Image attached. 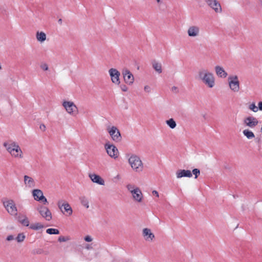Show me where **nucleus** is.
<instances>
[{
	"label": "nucleus",
	"instance_id": "nucleus-15",
	"mask_svg": "<svg viewBox=\"0 0 262 262\" xmlns=\"http://www.w3.org/2000/svg\"><path fill=\"white\" fill-rule=\"evenodd\" d=\"M244 123L246 126L253 128L258 124V121L256 118L249 116L246 118L244 120Z\"/></svg>",
	"mask_w": 262,
	"mask_h": 262
},
{
	"label": "nucleus",
	"instance_id": "nucleus-30",
	"mask_svg": "<svg viewBox=\"0 0 262 262\" xmlns=\"http://www.w3.org/2000/svg\"><path fill=\"white\" fill-rule=\"evenodd\" d=\"M133 170L136 172L141 171L143 169V165H130Z\"/></svg>",
	"mask_w": 262,
	"mask_h": 262
},
{
	"label": "nucleus",
	"instance_id": "nucleus-38",
	"mask_svg": "<svg viewBox=\"0 0 262 262\" xmlns=\"http://www.w3.org/2000/svg\"><path fill=\"white\" fill-rule=\"evenodd\" d=\"M84 240L86 241V242H92V237L89 236V235H87L85 237H84Z\"/></svg>",
	"mask_w": 262,
	"mask_h": 262
},
{
	"label": "nucleus",
	"instance_id": "nucleus-21",
	"mask_svg": "<svg viewBox=\"0 0 262 262\" xmlns=\"http://www.w3.org/2000/svg\"><path fill=\"white\" fill-rule=\"evenodd\" d=\"M215 71L216 75L219 77H220L222 78H225L227 76V72H225V71L224 70V69L222 67H221L219 66H216L215 67Z\"/></svg>",
	"mask_w": 262,
	"mask_h": 262
},
{
	"label": "nucleus",
	"instance_id": "nucleus-19",
	"mask_svg": "<svg viewBox=\"0 0 262 262\" xmlns=\"http://www.w3.org/2000/svg\"><path fill=\"white\" fill-rule=\"evenodd\" d=\"M127 156L128 157L129 164H142L139 156L135 154H132L130 156L128 154Z\"/></svg>",
	"mask_w": 262,
	"mask_h": 262
},
{
	"label": "nucleus",
	"instance_id": "nucleus-31",
	"mask_svg": "<svg viewBox=\"0 0 262 262\" xmlns=\"http://www.w3.org/2000/svg\"><path fill=\"white\" fill-rule=\"evenodd\" d=\"M46 232L49 234H59V231L55 228H49L47 229Z\"/></svg>",
	"mask_w": 262,
	"mask_h": 262
},
{
	"label": "nucleus",
	"instance_id": "nucleus-18",
	"mask_svg": "<svg viewBox=\"0 0 262 262\" xmlns=\"http://www.w3.org/2000/svg\"><path fill=\"white\" fill-rule=\"evenodd\" d=\"M177 178H181L182 177H191L192 173L189 170L180 169L178 170L176 172Z\"/></svg>",
	"mask_w": 262,
	"mask_h": 262
},
{
	"label": "nucleus",
	"instance_id": "nucleus-33",
	"mask_svg": "<svg viewBox=\"0 0 262 262\" xmlns=\"http://www.w3.org/2000/svg\"><path fill=\"white\" fill-rule=\"evenodd\" d=\"M249 108L253 112H257L258 111L257 106H256L254 103H252L249 106Z\"/></svg>",
	"mask_w": 262,
	"mask_h": 262
},
{
	"label": "nucleus",
	"instance_id": "nucleus-37",
	"mask_svg": "<svg viewBox=\"0 0 262 262\" xmlns=\"http://www.w3.org/2000/svg\"><path fill=\"white\" fill-rule=\"evenodd\" d=\"M121 90L123 92H126L128 90V88L125 84H122L120 85Z\"/></svg>",
	"mask_w": 262,
	"mask_h": 262
},
{
	"label": "nucleus",
	"instance_id": "nucleus-12",
	"mask_svg": "<svg viewBox=\"0 0 262 262\" xmlns=\"http://www.w3.org/2000/svg\"><path fill=\"white\" fill-rule=\"evenodd\" d=\"M32 195L34 200L41 201L44 204L48 203L47 199L44 196L42 191L40 189H34L32 191Z\"/></svg>",
	"mask_w": 262,
	"mask_h": 262
},
{
	"label": "nucleus",
	"instance_id": "nucleus-2",
	"mask_svg": "<svg viewBox=\"0 0 262 262\" xmlns=\"http://www.w3.org/2000/svg\"><path fill=\"white\" fill-rule=\"evenodd\" d=\"M3 146L7 151L13 157L21 158L23 152L19 146L15 142L9 141L3 143Z\"/></svg>",
	"mask_w": 262,
	"mask_h": 262
},
{
	"label": "nucleus",
	"instance_id": "nucleus-4",
	"mask_svg": "<svg viewBox=\"0 0 262 262\" xmlns=\"http://www.w3.org/2000/svg\"><path fill=\"white\" fill-rule=\"evenodd\" d=\"M57 205L60 211L64 214L70 216L73 213V210L70 204L65 200H60Z\"/></svg>",
	"mask_w": 262,
	"mask_h": 262
},
{
	"label": "nucleus",
	"instance_id": "nucleus-34",
	"mask_svg": "<svg viewBox=\"0 0 262 262\" xmlns=\"http://www.w3.org/2000/svg\"><path fill=\"white\" fill-rule=\"evenodd\" d=\"M70 239V237L69 236H60L58 237V241L60 242H64L69 241Z\"/></svg>",
	"mask_w": 262,
	"mask_h": 262
},
{
	"label": "nucleus",
	"instance_id": "nucleus-14",
	"mask_svg": "<svg viewBox=\"0 0 262 262\" xmlns=\"http://www.w3.org/2000/svg\"><path fill=\"white\" fill-rule=\"evenodd\" d=\"M123 79L126 83L130 85L134 81V77L132 73L127 69L123 70L122 71Z\"/></svg>",
	"mask_w": 262,
	"mask_h": 262
},
{
	"label": "nucleus",
	"instance_id": "nucleus-20",
	"mask_svg": "<svg viewBox=\"0 0 262 262\" xmlns=\"http://www.w3.org/2000/svg\"><path fill=\"white\" fill-rule=\"evenodd\" d=\"M89 177L93 182L102 185L104 184V181L98 175L95 174L94 173H91L89 174Z\"/></svg>",
	"mask_w": 262,
	"mask_h": 262
},
{
	"label": "nucleus",
	"instance_id": "nucleus-26",
	"mask_svg": "<svg viewBox=\"0 0 262 262\" xmlns=\"http://www.w3.org/2000/svg\"><path fill=\"white\" fill-rule=\"evenodd\" d=\"M18 221L24 226L28 227L29 226V220L28 218L26 216H24L22 217H19Z\"/></svg>",
	"mask_w": 262,
	"mask_h": 262
},
{
	"label": "nucleus",
	"instance_id": "nucleus-9",
	"mask_svg": "<svg viewBox=\"0 0 262 262\" xmlns=\"http://www.w3.org/2000/svg\"><path fill=\"white\" fill-rule=\"evenodd\" d=\"M105 148L107 154L112 158H116L119 154L117 148L113 144L106 143L105 144Z\"/></svg>",
	"mask_w": 262,
	"mask_h": 262
},
{
	"label": "nucleus",
	"instance_id": "nucleus-6",
	"mask_svg": "<svg viewBox=\"0 0 262 262\" xmlns=\"http://www.w3.org/2000/svg\"><path fill=\"white\" fill-rule=\"evenodd\" d=\"M3 205L7 212L10 215L13 216L17 215V209L13 200H8L4 201Z\"/></svg>",
	"mask_w": 262,
	"mask_h": 262
},
{
	"label": "nucleus",
	"instance_id": "nucleus-39",
	"mask_svg": "<svg viewBox=\"0 0 262 262\" xmlns=\"http://www.w3.org/2000/svg\"><path fill=\"white\" fill-rule=\"evenodd\" d=\"M39 128L42 132H45L46 129V127L44 124H41L40 125Z\"/></svg>",
	"mask_w": 262,
	"mask_h": 262
},
{
	"label": "nucleus",
	"instance_id": "nucleus-17",
	"mask_svg": "<svg viewBox=\"0 0 262 262\" xmlns=\"http://www.w3.org/2000/svg\"><path fill=\"white\" fill-rule=\"evenodd\" d=\"M200 32V28L196 26H192L190 27L187 31V33L189 36L195 37L198 36Z\"/></svg>",
	"mask_w": 262,
	"mask_h": 262
},
{
	"label": "nucleus",
	"instance_id": "nucleus-36",
	"mask_svg": "<svg viewBox=\"0 0 262 262\" xmlns=\"http://www.w3.org/2000/svg\"><path fill=\"white\" fill-rule=\"evenodd\" d=\"M40 68L44 71H47L49 69L48 66L46 63L41 64Z\"/></svg>",
	"mask_w": 262,
	"mask_h": 262
},
{
	"label": "nucleus",
	"instance_id": "nucleus-23",
	"mask_svg": "<svg viewBox=\"0 0 262 262\" xmlns=\"http://www.w3.org/2000/svg\"><path fill=\"white\" fill-rule=\"evenodd\" d=\"M36 38L38 41L42 42L46 39V35L43 32H37L36 33Z\"/></svg>",
	"mask_w": 262,
	"mask_h": 262
},
{
	"label": "nucleus",
	"instance_id": "nucleus-13",
	"mask_svg": "<svg viewBox=\"0 0 262 262\" xmlns=\"http://www.w3.org/2000/svg\"><path fill=\"white\" fill-rule=\"evenodd\" d=\"M207 4L216 13L222 12V7L220 3L217 0H205Z\"/></svg>",
	"mask_w": 262,
	"mask_h": 262
},
{
	"label": "nucleus",
	"instance_id": "nucleus-40",
	"mask_svg": "<svg viewBox=\"0 0 262 262\" xmlns=\"http://www.w3.org/2000/svg\"><path fill=\"white\" fill-rule=\"evenodd\" d=\"M14 239V237L12 235H8L7 237V240L8 241H11L13 240Z\"/></svg>",
	"mask_w": 262,
	"mask_h": 262
},
{
	"label": "nucleus",
	"instance_id": "nucleus-24",
	"mask_svg": "<svg viewBox=\"0 0 262 262\" xmlns=\"http://www.w3.org/2000/svg\"><path fill=\"white\" fill-rule=\"evenodd\" d=\"M243 133L248 139H252L255 137L254 133L248 129H244Z\"/></svg>",
	"mask_w": 262,
	"mask_h": 262
},
{
	"label": "nucleus",
	"instance_id": "nucleus-22",
	"mask_svg": "<svg viewBox=\"0 0 262 262\" xmlns=\"http://www.w3.org/2000/svg\"><path fill=\"white\" fill-rule=\"evenodd\" d=\"M24 182L26 186L28 188H33L35 185L34 180L27 176L24 177Z\"/></svg>",
	"mask_w": 262,
	"mask_h": 262
},
{
	"label": "nucleus",
	"instance_id": "nucleus-42",
	"mask_svg": "<svg viewBox=\"0 0 262 262\" xmlns=\"http://www.w3.org/2000/svg\"><path fill=\"white\" fill-rule=\"evenodd\" d=\"M144 90L146 92L149 93L150 92V88L148 85H146L144 86Z\"/></svg>",
	"mask_w": 262,
	"mask_h": 262
},
{
	"label": "nucleus",
	"instance_id": "nucleus-28",
	"mask_svg": "<svg viewBox=\"0 0 262 262\" xmlns=\"http://www.w3.org/2000/svg\"><path fill=\"white\" fill-rule=\"evenodd\" d=\"M80 201L81 203V204L86 207V208H88L89 207V202L88 198L85 196H82L80 198Z\"/></svg>",
	"mask_w": 262,
	"mask_h": 262
},
{
	"label": "nucleus",
	"instance_id": "nucleus-16",
	"mask_svg": "<svg viewBox=\"0 0 262 262\" xmlns=\"http://www.w3.org/2000/svg\"><path fill=\"white\" fill-rule=\"evenodd\" d=\"M143 236L146 241H152L155 238L154 234L151 230L148 228H144L143 230Z\"/></svg>",
	"mask_w": 262,
	"mask_h": 262
},
{
	"label": "nucleus",
	"instance_id": "nucleus-41",
	"mask_svg": "<svg viewBox=\"0 0 262 262\" xmlns=\"http://www.w3.org/2000/svg\"><path fill=\"white\" fill-rule=\"evenodd\" d=\"M152 194L154 195H155L157 198H159V193L157 190H153L152 191Z\"/></svg>",
	"mask_w": 262,
	"mask_h": 262
},
{
	"label": "nucleus",
	"instance_id": "nucleus-5",
	"mask_svg": "<svg viewBox=\"0 0 262 262\" xmlns=\"http://www.w3.org/2000/svg\"><path fill=\"white\" fill-rule=\"evenodd\" d=\"M62 105L68 114L76 116L78 113V108L73 102L64 101Z\"/></svg>",
	"mask_w": 262,
	"mask_h": 262
},
{
	"label": "nucleus",
	"instance_id": "nucleus-44",
	"mask_svg": "<svg viewBox=\"0 0 262 262\" xmlns=\"http://www.w3.org/2000/svg\"><path fill=\"white\" fill-rule=\"evenodd\" d=\"M177 90V87H176L175 86H172L171 88V90L172 91H176Z\"/></svg>",
	"mask_w": 262,
	"mask_h": 262
},
{
	"label": "nucleus",
	"instance_id": "nucleus-27",
	"mask_svg": "<svg viewBox=\"0 0 262 262\" xmlns=\"http://www.w3.org/2000/svg\"><path fill=\"white\" fill-rule=\"evenodd\" d=\"M43 225L40 223H36L34 224H32L30 226V228L34 230H37L40 229H42L43 228Z\"/></svg>",
	"mask_w": 262,
	"mask_h": 262
},
{
	"label": "nucleus",
	"instance_id": "nucleus-47",
	"mask_svg": "<svg viewBox=\"0 0 262 262\" xmlns=\"http://www.w3.org/2000/svg\"><path fill=\"white\" fill-rule=\"evenodd\" d=\"M157 2L158 3H160V2H161V1H160V0H157Z\"/></svg>",
	"mask_w": 262,
	"mask_h": 262
},
{
	"label": "nucleus",
	"instance_id": "nucleus-1",
	"mask_svg": "<svg viewBox=\"0 0 262 262\" xmlns=\"http://www.w3.org/2000/svg\"><path fill=\"white\" fill-rule=\"evenodd\" d=\"M199 79L209 88H213L215 85V79L213 74L207 70L202 69L198 72Z\"/></svg>",
	"mask_w": 262,
	"mask_h": 262
},
{
	"label": "nucleus",
	"instance_id": "nucleus-10",
	"mask_svg": "<svg viewBox=\"0 0 262 262\" xmlns=\"http://www.w3.org/2000/svg\"><path fill=\"white\" fill-rule=\"evenodd\" d=\"M37 210L41 216L47 221H49L52 219V213L48 207L40 206L37 208Z\"/></svg>",
	"mask_w": 262,
	"mask_h": 262
},
{
	"label": "nucleus",
	"instance_id": "nucleus-32",
	"mask_svg": "<svg viewBox=\"0 0 262 262\" xmlns=\"http://www.w3.org/2000/svg\"><path fill=\"white\" fill-rule=\"evenodd\" d=\"M26 238V236L23 233H19L16 237V240L18 243L23 242Z\"/></svg>",
	"mask_w": 262,
	"mask_h": 262
},
{
	"label": "nucleus",
	"instance_id": "nucleus-46",
	"mask_svg": "<svg viewBox=\"0 0 262 262\" xmlns=\"http://www.w3.org/2000/svg\"><path fill=\"white\" fill-rule=\"evenodd\" d=\"M260 4H261V5L262 6V0H260Z\"/></svg>",
	"mask_w": 262,
	"mask_h": 262
},
{
	"label": "nucleus",
	"instance_id": "nucleus-29",
	"mask_svg": "<svg viewBox=\"0 0 262 262\" xmlns=\"http://www.w3.org/2000/svg\"><path fill=\"white\" fill-rule=\"evenodd\" d=\"M166 123L171 129L174 128L177 126L176 121L172 118L166 120Z\"/></svg>",
	"mask_w": 262,
	"mask_h": 262
},
{
	"label": "nucleus",
	"instance_id": "nucleus-3",
	"mask_svg": "<svg viewBox=\"0 0 262 262\" xmlns=\"http://www.w3.org/2000/svg\"><path fill=\"white\" fill-rule=\"evenodd\" d=\"M127 190L132 194L134 201L137 203H141L143 200V194L140 189L134 184H128L126 185Z\"/></svg>",
	"mask_w": 262,
	"mask_h": 262
},
{
	"label": "nucleus",
	"instance_id": "nucleus-35",
	"mask_svg": "<svg viewBox=\"0 0 262 262\" xmlns=\"http://www.w3.org/2000/svg\"><path fill=\"white\" fill-rule=\"evenodd\" d=\"M192 173L195 176V178H197L198 176L200 174V170L198 169L195 168L193 169Z\"/></svg>",
	"mask_w": 262,
	"mask_h": 262
},
{
	"label": "nucleus",
	"instance_id": "nucleus-43",
	"mask_svg": "<svg viewBox=\"0 0 262 262\" xmlns=\"http://www.w3.org/2000/svg\"><path fill=\"white\" fill-rule=\"evenodd\" d=\"M257 107L258 110L262 111V101H260L258 102Z\"/></svg>",
	"mask_w": 262,
	"mask_h": 262
},
{
	"label": "nucleus",
	"instance_id": "nucleus-7",
	"mask_svg": "<svg viewBox=\"0 0 262 262\" xmlns=\"http://www.w3.org/2000/svg\"><path fill=\"white\" fill-rule=\"evenodd\" d=\"M107 131L113 141L116 142L121 141L122 137L120 132L116 126H113L107 128Z\"/></svg>",
	"mask_w": 262,
	"mask_h": 262
},
{
	"label": "nucleus",
	"instance_id": "nucleus-11",
	"mask_svg": "<svg viewBox=\"0 0 262 262\" xmlns=\"http://www.w3.org/2000/svg\"><path fill=\"white\" fill-rule=\"evenodd\" d=\"M108 73L113 83L119 85L120 83L119 76L120 72L116 69L111 68L109 70Z\"/></svg>",
	"mask_w": 262,
	"mask_h": 262
},
{
	"label": "nucleus",
	"instance_id": "nucleus-45",
	"mask_svg": "<svg viewBox=\"0 0 262 262\" xmlns=\"http://www.w3.org/2000/svg\"><path fill=\"white\" fill-rule=\"evenodd\" d=\"M58 22L59 24L61 25L62 24V19L60 18L58 19Z\"/></svg>",
	"mask_w": 262,
	"mask_h": 262
},
{
	"label": "nucleus",
	"instance_id": "nucleus-25",
	"mask_svg": "<svg viewBox=\"0 0 262 262\" xmlns=\"http://www.w3.org/2000/svg\"><path fill=\"white\" fill-rule=\"evenodd\" d=\"M153 68L158 73H161L162 72V66L161 64L156 62V61H154L152 63Z\"/></svg>",
	"mask_w": 262,
	"mask_h": 262
},
{
	"label": "nucleus",
	"instance_id": "nucleus-8",
	"mask_svg": "<svg viewBox=\"0 0 262 262\" xmlns=\"http://www.w3.org/2000/svg\"><path fill=\"white\" fill-rule=\"evenodd\" d=\"M229 85L230 89L234 92H238L239 90V82L237 76L228 77Z\"/></svg>",
	"mask_w": 262,
	"mask_h": 262
}]
</instances>
